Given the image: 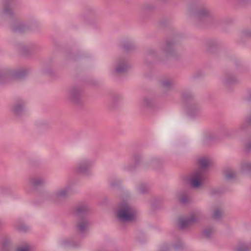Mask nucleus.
Returning <instances> with one entry per match:
<instances>
[{"mask_svg":"<svg viewBox=\"0 0 251 251\" xmlns=\"http://www.w3.org/2000/svg\"><path fill=\"white\" fill-rule=\"evenodd\" d=\"M176 42L173 40H168L162 43L158 49H151L148 51V55L159 61H164L169 58L176 57L177 51L175 48Z\"/></svg>","mask_w":251,"mask_h":251,"instance_id":"nucleus-1","label":"nucleus"},{"mask_svg":"<svg viewBox=\"0 0 251 251\" xmlns=\"http://www.w3.org/2000/svg\"><path fill=\"white\" fill-rule=\"evenodd\" d=\"M116 216L122 222H132L137 219V211L129 202L124 201L118 205Z\"/></svg>","mask_w":251,"mask_h":251,"instance_id":"nucleus-2","label":"nucleus"},{"mask_svg":"<svg viewBox=\"0 0 251 251\" xmlns=\"http://www.w3.org/2000/svg\"><path fill=\"white\" fill-rule=\"evenodd\" d=\"M187 13L190 17L200 22H205L213 18L211 10L205 6H190Z\"/></svg>","mask_w":251,"mask_h":251,"instance_id":"nucleus-3","label":"nucleus"},{"mask_svg":"<svg viewBox=\"0 0 251 251\" xmlns=\"http://www.w3.org/2000/svg\"><path fill=\"white\" fill-rule=\"evenodd\" d=\"M95 163V161L91 158L85 157L80 158L77 162L75 170L80 175L89 176L91 174V168Z\"/></svg>","mask_w":251,"mask_h":251,"instance_id":"nucleus-4","label":"nucleus"},{"mask_svg":"<svg viewBox=\"0 0 251 251\" xmlns=\"http://www.w3.org/2000/svg\"><path fill=\"white\" fill-rule=\"evenodd\" d=\"M187 181L192 188H201L205 179V172L202 169H197L191 172L187 177Z\"/></svg>","mask_w":251,"mask_h":251,"instance_id":"nucleus-5","label":"nucleus"},{"mask_svg":"<svg viewBox=\"0 0 251 251\" xmlns=\"http://www.w3.org/2000/svg\"><path fill=\"white\" fill-rule=\"evenodd\" d=\"M130 65L127 59L125 57L117 58L114 61L111 73L114 75H122L130 69Z\"/></svg>","mask_w":251,"mask_h":251,"instance_id":"nucleus-6","label":"nucleus"},{"mask_svg":"<svg viewBox=\"0 0 251 251\" xmlns=\"http://www.w3.org/2000/svg\"><path fill=\"white\" fill-rule=\"evenodd\" d=\"M83 90L78 86H72L67 91V99L71 103L77 104L80 101Z\"/></svg>","mask_w":251,"mask_h":251,"instance_id":"nucleus-7","label":"nucleus"},{"mask_svg":"<svg viewBox=\"0 0 251 251\" xmlns=\"http://www.w3.org/2000/svg\"><path fill=\"white\" fill-rule=\"evenodd\" d=\"M220 81L228 91H231L232 87L237 84L239 82L236 75L231 72H227L223 74Z\"/></svg>","mask_w":251,"mask_h":251,"instance_id":"nucleus-8","label":"nucleus"},{"mask_svg":"<svg viewBox=\"0 0 251 251\" xmlns=\"http://www.w3.org/2000/svg\"><path fill=\"white\" fill-rule=\"evenodd\" d=\"M27 101L23 99L17 100L11 105V112L16 117H20L26 112Z\"/></svg>","mask_w":251,"mask_h":251,"instance_id":"nucleus-9","label":"nucleus"},{"mask_svg":"<svg viewBox=\"0 0 251 251\" xmlns=\"http://www.w3.org/2000/svg\"><path fill=\"white\" fill-rule=\"evenodd\" d=\"M91 222L88 215L79 216L75 222L76 230L81 234L86 233L89 229Z\"/></svg>","mask_w":251,"mask_h":251,"instance_id":"nucleus-10","label":"nucleus"},{"mask_svg":"<svg viewBox=\"0 0 251 251\" xmlns=\"http://www.w3.org/2000/svg\"><path fill=\"white\" fill-rule=\"evenodd\" d=\"M185 247L184 243L180 239H176L170 243H164L160 247L161 251H169L171 250H180Z\"/></svg>","mask_w":251,"mask_h":251,"instance_id":"nucleus-11","label":"nucleus"},{"mask_svg":"<svg viewBox=\"0 0 251 251\" xmlns=\"http://www.w3.org/2000/svg\"><path fill=\"white\" fill-rule=\"evenodd\" d=\"M34 24L25 22H15L12 24L11 29L15 32H23L33 28Z\"/></svg>","mask_w":251,"mask_h":251,"instance_id":"nucleus-12","label":"nucleus"},{"mask_svg":"<svg viewBox=\"0 0 251 251\" xmlns=\"http://www.w3.org/2000/svg\"><path fill=\"white\" fill-rule=\"evenodd\" d=\"M14 14V10L9 2L6 0H3L2 7L0 12V17L10 18L13 17Z\"/></svg>","mask_w":251,"mask_h":251,"instance_id":"nucleus-13","label":"nucleus"},{"mask_svg":"<svg viewBox=\"0 0 251 251\" xmlns=\"http://www.w3.org/2000/svg\"><path fill=\"white\" fill-rule=\"evenodd\" d=\"M201 111L200 105L196 102L192 101L187 104L186 113L190 117H195L199 115Z\"/></svg>","mask_w":251,"mask_h":251,"instance_id":"nucleus-14","label":"nucleus"},{"mask_svg":"<svg viewBox=\"0 0 251 251\" xmlns=\"http://www.w3.org/2000/svg\"><path fill=\"white\" fill-rule=\"evenodd\" d=\"M70 189V186L68 185L55 191L53 197L56 201L60 202L62 200L66 198L69 196Z\"/></svg>","mask_w":251,"mask_h":251,"instance_id":"nucleus-15","label":"nucleus"},{"mask_svg":"<svg viewBox=\"0 0 251 251\" xmlns=\"http://www.w3.org/2000/svg\"><path fill=\"white\" fill-rule=\"evenodd\" d=\"M89 205L85 202L80 203L75 205L73 208V213L76 215L85 216L90 211Z\"/></svg>","mask_w":251,"mask_h":251,"instance_id":"nucleus-16","label":"nucleus"},{"mask_svg":"<svg viewBox=\"0 0 251 251\" xmlns=\"http://www.w3.org/2000/svg\"><path fill=\"white\" fill-rule=\"evenodd\" d=\"M28 181L29 185L34 188L43 186L46 183L45 178L40 176H31L29 178Z\"/></svg>","mask_w":251,"mask_h":251,"instance_id":"nucleus-17","label":"nucleus"},{"mask_svg":"<svg viewBox=\"0 0 251 251\" xmlns=\"http://www.w3.org/2000/svg\"><path fill=\"white\" fill-rule=\"evenodd\" d=\"M159 85L160 88L166 93L173 88L174 80L170 78H164L159 80Z\"/></svg>","mask_w":251,"mask_h":251,"instance_id":"nucleus-18","label":"nucleus"},{"mask_svg":"<svg viewBox=\"0 0 251 251\" xmlns=\"http://www.w3.org/2000/svg\"><path fill=\"white\" fill-rule=\"evenodd\" d=\"M10 73L11 78L15 77L21 79L25 77L28 74L29 70L25 68L19 69L10 68Z\"/></svg>","mask_w":251,"mask_h":251,"instance_id":"nucleus-19","label":"nucleus"},{"mask_svg":"<svg viewBox=\"0 0 251 251\" xmlns=\"http://www.w3.org/2000/svg\"><path fill=\"white\" fill-rule=\"evenodd\" d=\"M211 217L215 220H221L224 217V210L223 208L218 205H215L211 207Z\"/></svg>","mask_w":251,"mask_h":251,"instance_id":"nucleus-20","label":"nucleus"},{"mask_svg":"<svg viewBox=\"0 0 251 251\" xmlns=\"http://www.w3.org/2000/svg\"><path fill=\"white\" fill-rule=\"evenodd\" d=\"M59 244L60 246L63 248H75L80 246V243L79 242L75 241L71 238H63L59 240Z\"/></svg>","mask_w":251,"mask_h":251,"instance_id":"nucleus-21","label":"nucleus"},{"mask_svg":"<svg viewBox=\"0 0 251 251\" xmlns=\"http://www.w3.org/2000/svg\"><path fill=\"white\" fill-rule=\"evenodd\" d=\"M188 218L191 224L197 223L204 218V214L201 211L196 210L192 212Z\"/></svg>","mask_w":251,"mask_h":251,"instance_id":"nucleus-22","label":"nucleus"},{"mask_svg":"<svg viewBox=\"0 0 251 251\" xmlns=\"http://www.w3.org/2000/svg\"><path fill=\"white\" fill-rule=\"evenodd\" d=\"M214 134L211 131L204 132L201 138L202 144L204 146L209 145L210 143L215 139Z\"/></svg>","mask_w":251,"mask_h":251,"instance_id":"nucleus-23","label":"nucleus"},{"mask_svg":"<svg viewBox=\"0 0 251 251\" xmlns=\"http://www.w3.org/2000/svg\"><path fill=\"white\" fill-rule=\"evenodd\" d=\"M11 79L10 68L0 69V82H4Z\"/></svg>","mask_w":251,"mask_h":251,"instance_id":"nucleus-24","label":"nucleus"},{"mask_svg":"<svg viewBox=\"0 0 251 251\" xmlns=\"http://www.w3.org/2000/svg\"><path fill=\"white\" fill-rule=\"evenodd\" d=\"M120 46L122 48L127 51L134 49L135 47L134 42L129 39L122 40Z\"/></svg>","mask_w":251,"mask_h":251,"instance_id":"nucleus-25","label":"nucleus"},{"mask_svg":"<svg viewBox=\"0 0 251 251\" xmlns=\"http://www.w3.org/2000/svg\"><path fill=\"white\" fill-rule=\"evenodd\" d=\"M234 251H251V246L250 242H241L234 248Z\"/></svg>","mask_w":251,"mask_h":251,"instance_id":"nucleus-26","label":"nucleus"},{"mask_svg":"<svg viewBox=\"0 0 251 251\" xmlns=\"http://www.w3.org/2000/svg\"><path fill=\"white\" fill-rule=\"evenodd\" d=\"M199 164L200 168L205 172V170L207 169L211 164V160L208 156H202L199 159Z\"/></svg>","mask_w":251,"mask_h":251,"instance_id":"nucleus-27","label":"nucleus"},{"mask_svg":"<svg viewBox=\"0 0 251 251\" xmlns=\"http://www.w3.org/2000/svg\"><path fill=\"white\" fill-rule=\"evenodd\" d=\"M239 170L242 173H249L251 172V161L242 160L239 165Z\"/></svg>","mask_w":251,"mask_h":251,"instance_id":"nucleus-28","label":"nucleus"},{"mask_svg":"<svg viewBox=\"0 0 251 251\" xmlns=\"http://www.w3.org/2000/svg\"><path fill=\"white\" fill-rule=\"evenodd\" d=\"M177 198L180 202L187 203L190 201V197L186 192L181 191L177 193Z\"/></svg>","mask_w":251,"mask_h":251,"instance_id":"nucleus-29","label":"nucleus"},{"mask_svg":"<svg viewBox=\"0 0 251 251\" xmlns=\"http://www.w3.org/2000/svg\"><path fill=\"white\" fill-rule=\"evenodd\" d=\"M164 163V160L159 156H153L151 158L149 163L153 167H157Z\"/></svg>","mask_w":251,"mask_h":251,"instance_id":"nucleus-30","label":"nucleus"},{"mask_svg":"<svg viewBox=\"0 0 251 251\" xmlns=\"http://www.w3.org/2000/svg\"><path fill=\"white\" fill-rule=\"evenodd\" d=\"M16 251H34L33 246L29 243H23L16 249Z\"/></svg>","mask_w":251,"mask_h":251,"instance_id":"nucleus-31","label":"nucleus"},{"mask_svg":"<svg viewBox=\"0 0 251 251\" xmlns=\"http://www.w3.org/2000/svg\"><path fill=\"white\" fill-rule=\"evenodd\" d=\"M251 125V114L248 115L243 123L240 126L239 129L244 131L247 129Z\"/></svg>","mask_w":251,"mask_h":251,"instance_id":"nucleus-32","label":"nucleus"},{"mask_svg":"<svg viewBox=\"0 0 251 251\" xmlns=\"http://www.w3.org/2000/svg\"><path fill=\"white\" fill-rule=\"evenodd\" d=\"M215 231L214 227L208 226L203 229L202 234L206 238H210L214 234Z\"/></svg>","mask_w":251,"mask_h":251,"instance_id":"nucleus-33","label":"nucleus"},{"mask_svg":"<svg viewBox=\"0 0 251 251\" xmlns=\"http://www.w3.org/2000/svg\"><path fill=\"white\" fill-rule=\"evenodd\" d=\"M225 177L228 179L234 178L236 176V172L231 168H227L225 170Z\"/></svg>","mask_w":251,"mask_h":251,"instance_id":"nucleus-34","label":"nucleus"},{"mask_svg":"<svg viewBox=\"0 0 251 251\" xmlns=\"http://www.w3.org/2000/svg\"><path fill=\"white\" fill-rule=\"evenodd\" d=\"M16 228L21 232H26L30 230V227L25 223H19L16 225Z\"/></svg>","mask_w":251,"mask_h":251,"instance_id":"nucleus-35","label":"nucleus"},{"mask_svg":"<svg viewBox=\"0 0 251 251\" xmlns=\"http://www.w3.org/2000/svg\"><path fill=\"white\" fill-rule=\"evenodd\" d=\"M123 100V97L120 94H114L111 97V102L113 105L115 106Z\"/></svg>","mask_w":251,"mask_h":251,"instance_id":"nucleus-36","label":"nucleus"},{"mask_svg":"<svg viewBox=\"0 0 251 251\" xmlns=\"http://www.w3.org/2000/svg\"><path fill=\"white\" fill-rule=\"evenodd\" d=\"M136 189L139 193L144 194L149 191V187L145 183H140L136 186Z\"/></svg>","mask_w":251,"mask_h":251,"instance_id":"nucleus-37","label":"nucleus"},{"mask_svg":"<svg viewBox=\"0 0 251 251\" xmlns=\"http://www.w3.org/2000/svg\"><path fill=\"white\" fill-rule=\"evenodd\" d=\"M220 45V44L218 41L216 40H210L207 41L206 43V48L209 50H211L217 48Z\"/></svg>","mask_w":251,"mask_h":251,"instance_id":"nucleus-38","label":"nucleus"},{"mask_svg":"<svg viewBox=\"0 0 251 251\" xmlns=\"http://www.w3.org/2000/svg\"><path fill=\"white\" fill-rule=\"evenodd\" d=\"M178 224L179 226L181 228H184L191 225L190 222L189 221L188 217L186 218H181L178 220Z\"/></svg>","mask_w":251,"mask_h":251,"instance_id":"nucleus-39","label":"nucleus"},{"mask_svg":"<svg viewBox=\"0 0 251 251\" xmlns=\"http://www.w3.org/2000/svg\"><path fill=\"white\" fill-rule=\"evenodd\" d=\"M154 103L153 100L151 98H145L143 101V104L146 107H151Z\"/></svg>","mask_w":251,"mask_h":251,"instance_id":"nucleus-40","label":"nucleus"},{"mask_svg":"<svg viewBox=\"0 0 251 251\" xmlns=\"http://www.w3.org/2000/svg\"><path fill=\"white\" fill-rule=\"evenodd\" d=\"M12 239L9 237H4L2 239L1 243L4 247H7L12 244Z\"/></svg>","mask_w":251,"mask_h":251,"instance_id":"nucleus-41","label":"nucleus"},{"mask_svg":"<svg viewBox=\"0 0 251 251\" xmlns=\"http://www.w3.org/2000/svg\"><path fill=\"white\" fill-rule=\"evenodd\" d=\"M24 48L26 50H33L36 49L38 48V46L34 43H30L26 45Z\"/></svg>","mask_w":251,"mask_h":251,"instance_id":"nucleus-42","label":"nucleus"},{"mask_svg":"<svg viewBox=\"0 0 251 251\" xmlns=\"http://www.w3.org/2000/svg\"><path fill=\"white\" fill-rule=\"evenodd\" d=\"M245 149L250 151H251V139H248L245 142Z\"/></svg>","mask_w":251,"mask_h":251,"instance_id":"nucleus-43","label":"nucleus"},{"mask_svg":"<svg viewBox=\"0 0 251 251\" xmlns=\"http://www.w3.org/2000/svg\"><path fill=\"white\" fill-rule=\"evenodd\" d=\"M233 1L238 4L244 5L250 2L251 0H233Z\"/></svg>","mask_w":251,"mask_h":251,"instance_id":"nucleus-44","label":"nucleus"},{"mask_svg":"<svg viewBox=\"0 0 251 251\" xmlns=\"http://www.w3.org/2000/svg\"><path fill=\"white\" fill-rule=\"evenodd\" d=\"M124 169L126 171H131L135 167V165L131 166L130 164H125L124 165Z\"/></svg>","mask_w":251,"mask_h":251,"instance_id":"nucleus-45","label":"nucleus"},{"mask_svg":"<svg viewBox=\"0 0 251 251\" xmlns=\"http://www.w3.org/2000/svg\"><path fill=\"white\" fill-rule=\"evenodd\" d=\"M110 185L112 186H115L116 185H118L121 184V181L119 179H112L111 180L110 182Z\"/></svg>","mask_w":251,"mask_h":251,"instance_id":"nucleus-46","label":"nucleus"},{"mask_svg":"<svg viewBox=\"0 0 251 251\" xmlns=\"http://www.w3.org/2000/svg\"><path fill=\"white\" fill-rule=\"evenodd\" d=\"M142 160V157L141 155L137 154L134 156V162L135 164L139 163Z\"/></svg>","mask_w":251,"mask_h":251,"instance_id":"nucleus-47","label":"nucleus"},{"mask_svg":"<svg viewBox=\"0 0 251 251\" xmlns=\"http://www.w3.org/2000/svg\"><path fill=\"white\" fill-rule=\"evenodd\" d=\"M152 8V6L150 5V4H145L143 7V9L144 10H150Z\"/></svg>","mask_w":251,"mask_h":251,"instance_id":"nucleus-48","label":"nucleus"},{"mask_svg":"<svg viewBox=\"0 0 251 251\" xmlns=\"http://www.w3.org/2000/svg\"><path fill=\"white\" fill-rule=\"evenodd\" d=\"M219 193V190H218V189H213V190L212 191V194H218Z\"/></svg>","mask_w":251,"mask_h":251,"instance_id":"nucleus-49","label":"nucleus"},{"mask_svg":"<svg viewBox=\"0 0 251 251\" xmlns=\"http://www.w3.org/2000/svg\"><path fill=\"white\" fill-rule=\"evenodd\" d=\"M42 195H43V197H46V198L48 197V196H49V194L47 192H43Z\"/></svg>","mask_w":251,"mask_h":251,"instance_id":"nucleus-50","label":"nucleus"},{"mask_svg":"<svg viewBox=\"0 0 251 251\" xmlns=\"http://www.w3.org/2000/svg\"><path fill=\"white\" fill-rule=\"evenodd\" d=\"M2 222H1V221L0 220V227L2 226Z\"/></svg>","mask_w":251,"mask_h":251,"instance_id":"nucleus-51","label":"nucleus"}]
</instances>
